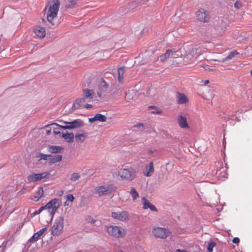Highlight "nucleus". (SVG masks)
<instances>
[{
    "label": "nucleus",
    "mask_w": 252,
    "mask_h": 252,
    "mask_svg": "<svg viewBox=\"0 0 252 252\" xmlns=\"http://www.w3.org/2000/svg\"><path fill=\"white\" fill-rule=\"evenodd\" d=\"M47 228L44 227L41 229L40 230L34 233L33 235L29 239L30 242H34L36 241L39 238L40 236H41L46 230Z\"/></svg>",
    "instance_id": "nucleus-21"
},
{
    "label": "nucleus",
    "mask_w": 252,
    "mask_h": 252,
    "mask_svg": "<svg viewBox=\"0 0 252 252\" xmlns=\"http://www.w3.org/2000/svg\"><path fill=\"white\" fill-rule=\"evenodd\" d=\"M50 174L48 172H42L41 173H33L27 176V179L28 183L38 182L43 179L48 178Z\"/></svg>",
    "instance_id": "nucleus-10"
},
{
    "label": "nucleus",
    "mask_w": 252,
    "mask_h": 252,
    "mask_svg": "<svg viewBox=\"0 0 252 252\" xmlns=\"http://www.w3.org/2000/svg\"><path fill=\"white\" fill-rule=\"evenodd\" d=\"M49 157H50V155L44 154L41 153H38L35 155V158H38L39 161L41 160H48Z\"/></svg>",
    "instance_id": "nucleus-30"
},
{
    "label": "nucleus",
    "mask_w": 252,
    "mask_h": 252,
    "mask_svg": "<svg viewBox=\"0 0 252 252\" xmlns=\"http://www.w3.org/2000/svg\"><path fill=\"white\" fill-rule=\"evenodd\" d=\"M239 54V53L236 51L234 50L232 52H231L226 57L225 59H223L222 62H224L226 60H231L235 56Z\"/></svg>",
    "instance_id": "nucleus-33"
},
{
    "label": "nucleus",
    "mask_w": 252,
    "mask_h": 252,
    "mask_svg": "<svg viewBox=\"0 0 252 252\" xmlns=\"http://www.w3.org/2000/svg\"><path fill=\"white\" fill-rule=\"evenodd\" d=\"M225 29H226V28L224 27H223V28L221 29V30L220 32L219 31V30H220L219 28L218 27H217L216 28V30L218 32V34H220V35H221V34H222L223 33V32L225 31Z\"/></svg>",
    "instance_id": "nucleus-39"
},
{
    "label": "nucleus",
    "mask_w": 252,
    "mask_h": 252,
    "mask_svg": "<svg viewBox=\"0 0 252 252\" xmlns=\"http://www.w3.org/2000/svg\"><path fill=\"white\" fill-rule=\"evenodd\" d=\"M118 175L122 180L130 182L135 178L136 172L132 168H122L119 171Z\"/></svg>",
    "instance_id": "nucleus-4"
},
{
    "label": "nucleus",
    "mask_w": 252,
    "mask_h": 252,
    "mask_svg": "<svg viewBox=\"0 0 252 252\" xmlns=\"http://www.w3.org/2000/svg\"><path fill=\"white\" fill-rule=\"evenodd\" d=\"M195 16L197 20L200 22L207 23L209 21L210 16L209 13L203 8H201L197 11Z\"/></svg>",
    "instance_id": "nucleus-12"
},
{
    "label": "nucleus",
    "mask_w": 252,
    "mask_h": 252,
    "mask_svg": "<svg viewBox=\"0 0 252 252\" xmlns=\"http://www.w3.org/2000/svg\"><path fill=\"white\" fill-rule=\"evenodd\" d=\"M107 120V117L101 114H96L94 117L89 118V122L93 123L95 121L105 122Z\"/></svg>",
    "instance_id": "nucleus-20"
},
{
    "label": "nucleus",
    "mask_w": 252,
    "mask_h": 252,
    "mask_svg": "<svg viewBox=\"0 0 252 252\" xmlns=\"http://www.w3.org/2000/svg\"><path fill=\"white\" fill-rule=\"evenodd\" d=\"M134 127L142 129L144 127V125H143V124H142L141 123H139V124L135 125Z\"/></svg>",
    "instance_id": "nucleus-43"
},
{
    "label": "nucleus",
    "mask_w": 252,
    "mask_h": 252,
    "mask_svg": "<svg viewBox=\"0 0 252 252\" xmlns=\"http://www.w3.org/2000/svg\"><path fill=\"white\" fill-rule=\"evenodd\" d=\"M213 61H218L217 60H213Z\"/></svg>",
    "instance_id": "nucleus-53"
},
{
    "label": "nucleus",
    "mask_w": 252,
    "mask_h": 252,
    "mask_svg": "<svg viewBox=\"0 0 252 252\" xmlns=\"http://www.w3.org/2000/svg\"><path fill=\"white\" fill-rule=\"evenodd\" d=\"M111 217L114 219L122 222H127L129 220V213L125 211L112 212Z\"/></svg>",
    "instance_id": "nucleus-11"
},
{
    "label": "nucleus",
    "mask_w": 252,
    "mask_h": 252,
    "mask_svg": "<svg viewBox=\"0 0 252 252\" xmlns=\"http://www.w3.org/2000/svg\"><path fill=\"white\" fill-rule=\"evenodd\" d=\"M177 101L179 104H183L188 102L189 99L187 95L183 93H176Z\"/></svg>",
    "instance_id": "nucleus-18"
},
{
    "label": "nucleus",
    "mask_w": 252,
    "mask_h": 252,
    "mask_svg": "<svg viewBox=\"0 0 252 252\" xmlns=\"http://www.w3.org/2000/svg\"><path fill=\"white\" fill-rule=\"evenodd\" d=\"M185 54L183 58L184 63L188 64L193 63L196 57L202 54L201 49L193 47L191 45L186 44L184 47Z\"/></svg>",
    "instance_id": "nucleus-2"
},
{
    "label": "nucleus",
    "mask_w": 252,
    "mask_h": 252,
    "mask_svg": "<svg viewBox=\"0 0 252 252\" xmlns=\"http://www.w3.org/2000/svg\"><path fill=\"white\" fill-rule=\"evenodd\" d=\"M242 6V4L240 1L237 0L234 3V7L236 8L239 9V8H241Z\"/></svg>",
    "instance_id": "nucleus-38"
},
{
    "label": "nucleus",
    "mask_w": 252,
    "mask_h": 252,
    "mask_svg": "<svg viewBox=\"0 0 252 252\" xmlns=\"http://www.w3.org/2000/svg\"><path fill=\"white\" fill-rule=\"evenodd\" d=\"M232 242L234 244H238L240 242V239L239 238L235 237L233 239Z\"/></svg>",
    "instance_id": "nucleus-45"
},
{
    "label": "nucleus",
    "mask_w": 252,
    "mask_h": 252,
    "mask_svg": "<svg viewBox=\"0 0 252 252\" xmlns=\"http://www.w3.org/2000/svg\"><path fill=\"white\" fill-rule=\"evenodd\" d=\"M64 226V220L63 217H60L56 219L51 228V234L54 236L60 235L63 231Z\"/></svg>",
    "instance_id": "nucleus-5"
},
{
    "label": "nucleus",
    "mask_w": 252,
    "mask_h": 252,
    "mask_svg": "<svg viewBox=\"0 0 252 252\" xmlns=\"http://www.w3.org/2000/svg\"><path fill=\"white\" fill-rule=\"evenodd\" d=\"M109 84H107L103 79H101L99 82L98 89L97 94L99 97H101L103 93L107 92Z\"/></svg>",
    "instance_id": "nucleus-14"
},
{
    "label": "nucleus",
    "mask_w": 252,
    "mask_h": 252,
    "mask_svg": "<svg viewBox=\"0 0 252 252\" xmlns=\"http://www.w3.org/2000/svg\"><path fill=\"white\" fill-rule=\"evenodd\" d=\"M33 31L35 34L39 38H43L45 36V29L41 26H36L34 28Z\"/></svg>",
    "instance_id": "nucleus-19"
},
{
    "label": "nucleus",
    "mask_w": 252,
    "mask_h": 252,
    "mask_svg": "<svg viewBox=\"0 0 252 252\" xmlns=\"http://www.w3.org/2000/svg\"><path fill=\"white\" fill-rule=\"evenodd\" d=\"M45 210L44 206L41 207L37 211L35 212L36 214H40L43 210Z\"/></svg>",
    "instance_id": "nucleus-44"
},
{
    "label": "nucleus",
    "mask_w": 252,
    "mask_h": 252,
    "mask_svg": "<svg viewBox=\"0 0 252 252\" xmlns=\"http://www.w3.org/2000/svg\"><path fill=\"white\" fill-rule=\"evenodd\" d=\"M51 129L50 128L49 129H47L46 131V133L47 135H49L50 133H51Z\"/></svg>",
    "instance_id": "nucleus-48"
},
{
    "label": "nucleus",
    "mask_w": 252,
    "mask_h": 252,
    "mask_svg": "<svg viewBox=\"0 0 252 252\" xmlns=\"http://www.w3.org/2000/svg\"><path fill=\"white\" fill-rule=\"evenodd\" d=\"M251 75H252V70H251Z\"/></svg>",
    "instance_id": "nucleus-52"
},
{
    "label": "nucleus",
    "mask_w": 252,
    "mask_h": 252,
    "mask_svg": "<svg viewBox=\"0 0 252 252\" xmlns=\"http://www.w3.org/2000/svg\"><path fill=\"white\" fill-rule=\"evenodd\" d=\"M148 153L149 154H152L153 153V151L152 150H148Z\"/></svg>",
    "instance_id": "nucleus-51"
},
{
    "label": "nucleus",
    "mask_w": 252,
    "mask_h": 252,
    "mask_svg": "<svg viewBox=\"0 0 252 252\" xmlns=\"http://www.w3.org/2000/svg\"><path fill=\"white\" fill-rule=\"evenodd\" d=\"M62 159V156L61 155H56L53 156L50 155V157H49L48 160L50 164H55L60 162Z\"/></svg>",
    "instance_id": "nucleus-26"
},
{
    "label": "nucleus",
    "mask_w": 252,
    "mask_h": 252,
    "mask_svg": "<svg viewBox=\"0 0 252 252\" xmlns=\"http://www.w3.org/2000/svg\"><path fill=\"white\" fill-rule=\"evenodd\" d=\"M177 123L182 128H189V126L187 123V119L185 115H180L177 117Z\"/></svg>",
    "instance_id": "nucleus-16"
},
{
    "label": "nucleus",
    "mask_w": 252,
    "mask_h": 252,
    "mask_svg": "<svg viewBox=\"0 0 252 252\" xmlns=\"http://www.w3.org/2000/svg\"><path fill=\"white\" fill-rule=\"evenodd\" d=\"M59 0H53L44 9L48 22L54 25V20L57 18L60 6Z\"/></svg>",
    "instance_id": "nucleus-1"
},
{
    "label": "nucleus",
    "mask_w": 252,
    "mask_h": 252,
    "mask_svg": "<svg viewBox=\"0 0 252 252\" xmlns=\"http://www.w3.org/2000/svg\"><path fill=\"white\" fill-rule=\"evenodd\" d=\"M141 202L143 205V209L144 210H146L148 208L150 209V210L157 212L158 209L157 208L152 204H151L149 201L145 197H143L141 198Z\"/></svg>",
    "instance_id": "nucleus-15"
},
{
    "label": "nucleus",
    "mask_w": 252,
    "mask_h": 252,
    "mask_svg": "<svg viewBox=\"0 0 252 252\" xmlns=\"http://www.w3.org/2000/svg\"><path fill=\"white\" fill-rule=\"evenodd\" d=\"M63 148L57 146H50L49 147L48 151L51 153H61Z\"/></svg>",
    "instance_id": "nucleus-29"
},
{
    "label": "nucleus",
    "mask_w": 252,
    "mask_h": 252,
    "mask_svg": "<svg viewBox=\"0 0 252 252\" xmlns=\"http://www.w3.org/2000/svg\"><path fill=\"white\" fill-rule=\"evenodd\" d=\"M37 196H34L33 198V200L35 201H38L40 198L43 196L44 195V190L42 188H40L38 189L37 191Z\"/></svg>",
    "instance_id": "nucleus-32"
},
{
    "label": "nucleus",
    "mask_w": 252,
    "mask_h": 252,
    "mask_svg": "<svg viewBox=\"0 0 252 252\" xmlns=\"http://www.w3.org/2000/svg\"><path fill=\"white\" fill-rule=\"evenodd\" d=\"M173 56L174 58H176L179 56L178 51H175L173 49H168L166 52L160 56V61L161 62H165L170 56Z\"/></svg>",
    "instance_id": "nucleus-13"
},
{
    "label": "nucleus",
    "mask_w": 252,
    "mask_h": 252,
    "mask_svg": "<svg viewBox=\"0 0 252 252\" xmlns=\"http://www.w3.org/2000/svg\"><path fill=\"white\" fill-rule=\"evenodd\" d=\"M130 193L133 200H135L139 196L138 193L134 188H131Z\"/></svg>",
    "instance_id": "nucleus-34"
},
{
    "label": "nucleus",
    "mask_w": 252,
    "mask_h": 252,
    "mask_svg": "<svg viewBox=\"0 0 252 252\" xmlns=\"http://www.w3.org/2000/svg\"><path fill=\"white\" fill-rule=\"evenodd\" d=\"M76 0H69L68 3L65 5L66 8H69L72 7L76 4Z\"/></svg>",
    "instance_id": "nucleus-35"
},
{
    "label": "nucleus",
    "mask_w": 252,
    "mask_h": 252,
    "mask_svg": "<svg viewBox=\"0 0 252 252\" xmlns=\"http://www.w3.org/2000/svg\"><path fill=\"white\" fill-rule=\"evenodd\" d=\"M60 200L57 198L53 199L43 206L45 209L48 211L50 215L53 216L60 207Z\"/></svg>",
    "instance_id": "nucleus-9"
},
{
    "label": "nucleus",
    "mask_w": 252,
    "mask_h": 252,
    "mask_svg": "<svg viewBox=\"0 0 252 252\" xmlns=\"http://www.w3.org/2000/svg\"><path fill=\"white\" fill-rule=\"evenodd\" d=\"M53 132L57 135L60 133V131L58 127L53 129Z\"/></svg>",
    "instance_id": "nucleus-46"
},
{
    "label": "nucleus",
    "mask_w": 252,
    "mask_h": 252,
    "mask_svg": "<svg viewBox=\"0 0 252 252\" xmlns=\"http://www.w3.org/2000/svg\"><path fill=\"white\" fill-rule=\"evenodd\" d=\"M62 137L69 143H72L73 141L74 138V135L73 133H62Z\"/></svg>",
    "instance_id": "nucleus-28"
},
{
    "label": "nucleus",
    "mask_w": 252,
    "mask_h": 252,
    "mask_svg": "<svg viewBox=\"0 0 252 252\" xmlns=\"http://www.w3.org/2000/svg\"><path fill=\"white\" fill-rule=\"evenodd\" d=\"M168 229L165 227L154 226L151 230V234L156 238L165 239L170 235Z\"/></svg>",
    "instance_id": "nucleus-6"
},
{
    "label": "nucleus",
    "mask_w": 252,
    "mask_h": 252,
    "mask_svg": "<svg viewBox=\"0 0 252 252\" xmlns=\"http://www.w3.org/2000/svg\"><path fill=\"white\" fill-rule=\"evenodd\" d=\"M116 189V187L113 184H105L104 185L98 186L95 188L94 192L99 196H102L110 194Z\"/></svg>",
    "instance_id": "nucleus-7"
},
{
    "label": "nucleus",
    "mask_w": 252,
    "mask_h": 252,
    "mask_svg": "<svg viewBox=\"0 0 252 252\" xmlns=\"http://www.w3.org/2000/svg\"><path fill=\"white\" fill-rule=\"evenodd\" d=\"M66 199L67 200L72 202L74 198L72 194H68L66 196Z\"/></svg>",
    "instance_id": "nucleus-41"
},
{
    "label": "nucleus",
    "mask_w": 252,
    "mask_h": 252,
    "mask_svg": "<svg viewBox=\"0 0 252 252\" xmlns=\"http://www.w3.org/2000/svg\"><path fill=\"white\" fill-rule=\"evenodd\" d=\"M201 66L203 67L204 69L206 71H210L213 70V69L210 68L209 65H202Z\"/></svg>",
    "instance_id": "nucleus-42"
},
{
    "label": "nucleus",
    "mask_w": 252,
    "mask_h": 252,
    "mask_svg": "<svg viewBox=\"0 0 252 252\" xmlns=\"http://www.w3.org/2000/svg\"><path fill=\"white\" fill-rule=\"evenodd\" d=\"M148 108L149 109H154V108L155 109V110H154V111H152V113L154 114H158L161 113V111L160 110H158L156 107H155L153 106H150Z\"/></svg>",
    "instance_id": "nucleus-37"
},
{
    "label": "nucleus",
    "mask_w": 252,
    "mask_h": 252,
    "mask_svg": "<svg viewBox=\"0 0 252 252\" xmlns=\"http://www.w3.org/2000/svg\"><path fill=\"white\" fill-rule=\"evenodd\" d=\"M80 175L78 173H73L70 175L69 178L71 183H75L80 178Z\"/></svg>",
    "instance_id": "nucleus-31"
},
{
    "label": "nucleus",
    "mask_w": 252,
    "mask_h": 252,
    "mask_svg": "<svg viewBox=\"0 0 252 252\" xmlns=\"http://www.w3.org/2000/svg\"><path fill=\"white\" fill-rule=\"evenodd\" d=\"M126 69L125 67L124 66H122L119 67L117 71V79L119 81V82L121 84H122L123 83L124 78V73L125 72Z\"/></svg>",
    "instance_id": "nucleus-23"
},
{
    "label": "nucleus",
    "mask_w": 252,
    "mask_h": 252,
    "mask_svg": "<svg viewBox=\"0 0 252 252\" xmlns=\"http://www.w3.org/2000/svg\"><path fill=\"white\" fill-rule=\"evenodd\" d=\"M65 124H68L67 126H60L56 123H53L51 125L46 126V127H49L50 126H56L60 127L61 128L66 129H73L75 128H79L84 126V122L80 119L75 120L70 122H64Z\"/></svg>",
    "instance_id": "nucleus-8"
},
{
    "label": "nucleus",
    "mask_w": 252,
    "mask_h": 252,
    "mask_svg": "<svg viewBox=\"0 0 252 252\" xmlns=\"http://www.w3.org/2000/svg\"><path fill=\"white\" fill-rule=\"evenodd\" d=\"M176 252H186V251L185 250H181L178 249L176 251Z\"/></svg>",
    "instance_id": "nucleus-49"
},
{
    "label": "nucleus",
    "mask_w": 252,
    "mask_h": 252,
    "mask_svg": "<svg viewBox=\"0 0 252 252\" xmlns=\"http://www.w3.org/2000/svg\"><path fill=\"white\" fill-rule=\"evenodd\" d=\"M94 96V91L93 90L85 89L83 90V96L88 102L91 101Z\"/></svg>",
    "instance_id": "nucleus-17"
},
{
    "label": "nucleus",
    "mask_w": 252,
    "mask_h": 252,
    "mask_svg": "<svg viewBox=\"0 0 252 252\" xmlns=\"http://www.w3.org/2000/svg\"><path fill=\"white\" fill-rule=\"evenodd\" d=\"M146 172L144 175L147 177L151 176L154 172L153 162L151 161L149 165L146 167Z\"/></svg>",
    "instance_id": "nucleus-25"
},
{
    "label": "nucleus",
    "mask_w": 252,
    "mask_h": 252,
    "mask_svg": "<svg viewBox=\"0 0 252 252\" xmlns=\"http://www.w3.org/2000/svg\"><path fill=\"white\" fill-rule=\"evenodd\" d=\"M209 83V81L208 80H206L204 81V85H206V84H208Z\"/></svg>",
    "instance_id": "nucleus-50"
},
{
    "label": "nucleus",
    "mask_w": 252,
    "mask_h": 252,
    "mask_svg": "<svg viewBox=\"0 0 252 252\" xmlns=\"http://www.w3.org/2000/svg\"><path fill=\"white\" fill-rule=\"evenodd\" d=\"M136 96V92L133 90H129L126 92L125 96V99L127 101H130L133 100Z\"/></svg>",
    "instance_id": "nucleus-27"
},
{
    "label": "nucleus",
    "mask_w": 252,
    "mask_h": 252,
    "mask_svg": "<svg viewBox=\"0 0 252 252\" xmlns=\"http://www.w3.org/2000/svg\"><path fill=\"white\" fill-rule=\"evenodd\" d=\"M88 136L87 133H80L77 132L74 136V138L76 142L82 143L84 142Z\"/></svg>",
    "instance_id": "nucleus-22"
},
{
    "label": "nucleus",
    "mask_w": 252,
    "mask_h": 252,
    "mask_svg": "<svg viewBox=\"0 0 252 252\" xmlns=\"http://www.w3.org/2000/svg\"><path fill=\"white\" fill-rule=\"evenodd\" d=\"M92 107H93L92 105L90 104H85V105H84V107L88 109L92 108Z\"/></svg>",
    "instance_id": "nucleus-47"
},
{
    "label": "nucleus",
    "mask_w": 252,
    "mask_h": 252,
    "mask_svg": "<svg viewBox=\"0 0 252 252\" xmlns=\"http://www.w3.org/2000/svg\"><path fill=\"white\" fill-rule=\"evenodd\" d=\"M105 230L109 235L116 238H123L126 234V230L119 226H105Z\"/></svg>",
    "instance_id": "nucleus-3"
},
{
    "label": "nucleus",
    "mask_w": 252,
    "mask_h": 252,
    "mask_svg": "<svg viewBox=\"0 0 252 252\" xmlns=\"http://www.w3.org/2000/svg\"><path fill=\"white\" fill-rule=\"evenodd\" d=\"M215 246V243L213 242H210L209 243L208 247H207V250L209 252H212L214 247Z\"/></svg>",
    "instance_id": "nucleus-36"
},
{
    "label": "nucleus",
    "mask_w": 252,
    "mask_h": 252,
    "mask_svg": "<svg viewBox=\"0 0 252 252\" xmlns=\"http://www.w3.org/2000/svg\"><path fill=\"white\" fill-rule=\"evenodd\" d=\"M87 100L83 96L82 98L76 99L73 102V107L76 109H78L81 106L85 105Z\"/></svg>",
    "instance_id": "nucleus-24"
},
{
    "label": "nucleus",
    "mask_w": 252,
    "mask_h": 252,
    "mask_svg": "<svg viewBox=\"0 0 252 252\" xmlns=\"http://www.w3.org/2000/svg\"><path fill=\"white\" fill-rule=\"evenodd\" d=\"M87 220L88 222H90L91 223L94 224V223L96 222V220H94L91 217H88V218L87 219Z\"/></svg>",
    "instance_id": "nucleus-40"
}]
</instances>
